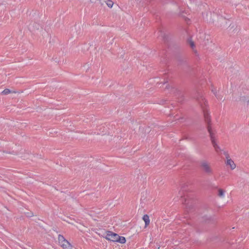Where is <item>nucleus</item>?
I'll list each match as a JSON object with an SVG mask.
<instances>
[{
	"mask_svg": "<svg viewBox=\"0 0 249 249\" xmlns=\"http://www.w3.org/2000/svg\"><path fill=\"white\" fill-rule=\"evenodd\" d=\"M196 98L203 110L204 120L207 124V129L208 132L209 133V136L211 141L212 144L215 151L218 153L219 152L221 151L222 150L217 144L215 138V130H213L211 127V120L210 116L209 115L207 110L205 108V106L206 105V101L203 97L201 93L199 92L197 93V95L196 96Z\"/></svg>",
	"mask_w": 249,
	"mask_h": 249,
	"instance_id": "1",
	"label": "nucleus"
},
{
	"mask_svg": "<svg viewBox=\"0 0 249 249\" xmlns=\"http://www.w3.org/2000/svg\"><path fill=\"white\" fill-rule=\"evenodd\" d=\"M58 241L62 249H73V246L62 235H58Z\"/></svg>",
	"mask_w": 249,
	"mask_h": 249,
	"instance_id": "2",
	"label": "nucleus"
},
{
	"mask_svg": "<svg viewBox=\"0 0 249 249\" xmlns=\"http://www.w3.org/2000/svg\"><path fill=\"white\" fill-rule=\"evenodd\" d=\"M118 234L115 233H113L111 231H107V232L106 236L105 237V238L107 240H110L112 242H116V240H117V237Z\"/></svg>",
	"mask_w": 249,
	"mask_h": 249,
	"instance_id": "3",
	"label": "nucleus"
},
{
	"mask_svg": "<svg viewBox=\"0 0 249 249\" xmlns=\"http://www.w3.org/2000/svg\"><path fill=\"white\" fill-rule=\"evenodd\" d=\"M200 166L202 169L205 170V171H210L211 170L209 163L205 160L200 161Z\"/></svg>",
	"mask_w": 249,
	"mask_h": 249,
	"instance_id": "4",
	"label": "nucleus"
},
{
	"mask_svg": "<svg viewBox=\"0 0 249 249\" xmlns=\"http://www.w3.org/2000/svg\"><path fill=\"white\" fill-rule=\"evenodd\" d=\"M226 164L227 166H230L231 170H233L236 167V165L234 161L231 159L226 160Z\"/></svg>",
	"mask_w": 249,
	"mask_h": 249,
	"instance_id": "5",
	"label": "nucleus"
},
{
	"mask_svg": "<svg viewBox=\"0 0 249 249\" xmlns=\"http://www.w3.org/2000/svg\"><path fill=\"white\" fill-rule=\"evenodd\" d=\"M142 219L145 222V227H146L150 223L149 216L147 214L144 215L142 217Z\"/></svg>",
	"mask_w": 249,
	"mask_h": 249,
	"instance_id": "6",
	"label": "nucleus"
},
{
	"mask_svg": "<svg viewBox=\"0 0 249 249\" xmlns=\"http://www.w3.org/2000/svg\"><path fill=\"white\" fill-rule=\"evenodd\" d=\"M117 239L116 242H119L121 244H124L126 242V239L124 236H120L118 235Z\"/></svg>",
	"mask_w": 249,
	"mask_h": 249,
	"instance_id": "7",
	"label": "nucleus"
},
{
	"mask_svg": "<svg viewBox=\"0 0 249 249\" xmlns=\"http://www.w3.org/2000/svg\"><path fill=\"white\" fill-rule=\"evenodd\" d=\"M39 27V25L37 23H33V24H30L29 25V28L30 29H33H33H38Z\"/></svg>",
	"mask_w": 249,
	"mask_h": 249,
	"instance_id": "8",
	"label": "nucleus"
},
{
	"mask_svg": "<svg viewBox=\"0 0 249 249\" xmlns=\"http://www.w3.org/2000/svg\"><path fill=\"white\" fill-rule=\"evenodd\" d=\"M16 91H11L9 89H6L4 90H3L1 93L4 95H7L10 93H16Z\"/></svg>",
	"mask_w": 249,
	"mask_h": 249,
	"instance_id": "9",
	"label": "nucleus"
},
{
	"mask_svg": "<svg viewBox=\"0 0 249 249\" xmlns=\"http://www.w3.org/2000/svg\"><path fill=\"white\" fill-rule=\"evenodd\" d=\"M187 42L192 49L195 47V43L190 37L187 39Z\"/></svg>",
	"mask_w": 249,
	"mask_h": 249,
	"instance_id": "10",
	"label": "nucleus"
},
{
	"mask_svg": "<svg viewBox=\"0 0 249 249\" xmlns=\"http://www.w3.org/2000/svg\"><path fill=\"white\" fill-rule=\"evenodd\" d=\"M212 92L213 93V94L215 95V97L218 99H220V100H221L222 99V98H221V97L218 95L217 92L216 91V90L213 89H212Z\"/></svg>",
	"mask_w": 249,
	"mask_h": 249,
	"instance_id": "11",
	"label": "nucleus"
},
{
	"mask_svg": "<svg viewBox=\"0 0 249 249\" xmlns=\"http://www.w3.org/2000/svg\"><path fill=\"white\" fill-rule=\"evenodd\" d=\"M224 192L222 189H219L218 190V196L220 197L224 196Z\"/></svg>",
	"mask_w": 249,
	"mask_h": 249,
	"instance_id": "12",
	"label": "nucleus"
},
{
	"mask_svg": "<svg viewBox=\"0 0 249 249\" xmlns=\"http://www.w3.org/2000/svg\"><path fill=\"white\" fill-rule=\"evenodd\" d=\"M224 155L225 156L226 159L227 160L231 159L230 157V155H229L228 152L224 151L223 152Z\"/></svg>",
	"mask_w": 249,
	"mask_h": 249,
	"instance_id": "13",
	"label": "nucleus"
},
{
	"mask_svg": "<svg viewBox=\"0 0 249 249\" xmlns=\"http://www.w3.org/2000/svg\"><path fill=\"white\" fill-rule=\"evenodd\" d=\"M26 215L28 217H32L34 216V214L32 212H29L26 213Z\"/></svg>",
	"mask_w": 249,
	"mask_h": 249,
	"instance_id": "14",
	"label": "nucleus"
},
{
	"mask_svg": "<svg viewBox=\"0 0 249 249\" xmlns=\"http://www.w3.org/2000/svg\"><path fill=\"white\" fill-rule=\"evenodd\" d=\"M107 4L109 7H112L113 4V3L111 0H108V2L107 3Z\"/></svg>",
	"mask_w": 249,
	"mask_h": 249,
	"instance_id": "15",
	"label": "nucleus"
},
{
	"mask_svg": "<svg viewBox=\"0 0 249 249\" xmlns=\"http://www.w3.org/2000/svg\"><path fill=\"white\" fill-rule=\"evenodd\" d=\"M51 191L53 193H55L58 191V189L56 188L53 187L52 188Z\"/></svg>",
	"mask_w": 249,
	"mask_h": 249,
	"instance_id": "16",
	"label": "nucleus"
},
{
	"mask_svg": "<svg viewBox=\"0 0 249 249\" xmlns=\"http://www.w3.org/2000/svg\"><path fill=\"white\" fill-rule=\"evenodd\" d=\"M164 81L163 82V84H165L166 83H167L168 81H167V78H166V74L164 76Z\"/></svg>",
	"mask_w": 249,
	"mask_h": 249,
	"instance_id": "17",
	"label": "nucleus"
},
{
	"mask_svg": "<svg viewBox=\"0 0 249 249\" xmlns=\"http://www.w3.org/2000/svg\"><path fill=\"white\" fill-rule=\"evenodd\" d=\"M9 153L12 154H17V153L14 152V151H13L12 152H9Z\"/></svg>",
	"mask_w": 249,
	"mask_h": 249,
	"instance_id": "18",
	"label": "nucleus"
},
{
	"mask_svg": "<svg viewBox=\"0 0 249 249\" xmlns=\"http://www.w3.org/2000/svg\"><path fill=\"white\" fill-rule=\"evenodd\" d=\"M245 97H243V99H241V100H242L243 101H245Z\"/></svg>",
	"mask_w": 249,
	"mask_h": 249,
	"instance_id": "19",
	"label": "nucleus"
},
{
	"mask_svg": "<svg viewBox=\"0 0 249 249\" xmlns=\"http://www.w3.org/2000/svg\"><path fill=\"white\" fill-rule=\"evenodd\" d=\"M248 105H249V101H248Z\"/></svg>",
	"mask_w": 249,
	"mask_h": 249,
	"instance_id": "20",
	"label": "nucleus"
},
{
	"mask_svg": "<svg viewBox=\"0 0 249 249\" xmlns=\"http://www.w3.org/2000/svg\"><path fill=\"white\" fill-rule=\"evenodd\" d=\"M227 72H228V74H230V72H229V71H227Z\"/></svg>",
	"mask_w": 249,
	"mask_h": 249,
	"instance_id": "21",
	"label": "nucleus"
}]
</instances>
